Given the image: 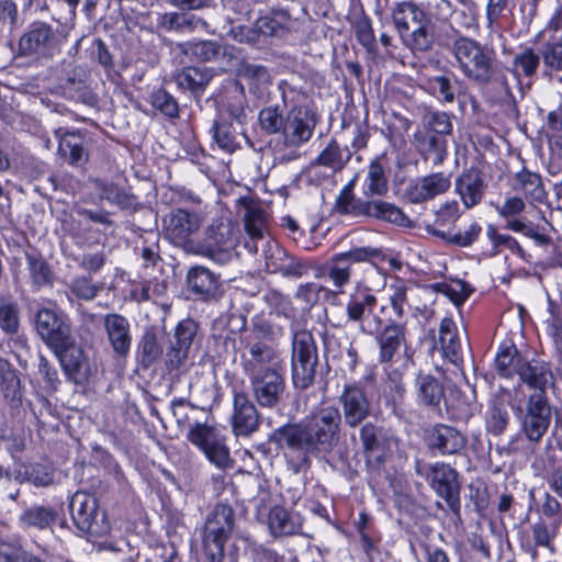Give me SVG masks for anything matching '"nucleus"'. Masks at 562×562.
Masks as SVG:
<instances>
[{
    "label": "nucleus",
    "instance_id": "29",
    "mask_svg": "<svg viewBox=\"0 0 562 562\" xmlns=\"http://www.w3.org/2000/svg\"><path fill=\"white\" fill-rule=\"evenodd\" d=\"M414 144L424 159L430 160L434 166H440L447 157V142L437 135L417 131Z\"/></svg>",
    "mask_w": 562,
    "mask_h": 562
},
{
    "label": "nucleus",
    "instance_id": "16",
    "mask_svg": "<svg viewBox=\"0 0 562 562\" xmlns=\"http://www.w3.org/2000/svg\"><path fill=\"white\" fill-rule=\"evenodd\" d=\"M416 471L424 475L430 483L432 490L442 497L448 507L456 514L460 513V484L458 482V473L446 463L420 464L417 462Z\"/></svg>",
    "mask_w": 562,
    "mask_h": 562
},
{
    "label": "nucleus",
    "instance_id": "8",
    "mask_svg": "<svg viewBox=\"0 0 562 562\" xmlns=\"http://www.w3.org/2000/svg\"><path fill=\"white\" fill-rule=\"evenodd\" d=\"M318 366V351L313 335L307 330L293 334L291 374L293 385L305 390L313 384Z\"/></svg>",
    "mask_w": 562,
    "mask_h": 562
},
{
    "label": "nucleus",
    "instance_id": "54",
    "mask_svg": "<svg viewBox=\"0 0 562 562\" xmlns=\"http://www.w3.org/2000/svg\"><path fill=\"white\" fill-rule=\"evenodd\" d=\"M151 105L168 117H177L179 106L177 100L165 89H158L150 95Z\"/></svg>",
    "mask_w": 562,
    "mask_h": 562
},
{
    "label": "nucleus",
    "instance_id": "52",
    "mask_svg": "<svg viewBox=\"0 0 562 562\" xmlns=\"http://www.w3.org/2000/svg\"><path fill=\"white\" fill-rule=\"evenodd\" d=\"M223 46L213 41H200L187 43L184 53L189 54L201 61L214 60L221 53Z\"/></svg>",
    "mask_w": 562,
    "mask_h": 562
},
{
    "label": "nucleus",
    "instance_id": "26",
    "mask_svg": "<svg viewBox=\"0 0 562 562\" xmlns=\"http://www.w3.org/2000/svg\"><path fill=\"white\" fill-rule=\"evenodd\" d=\"M519 380L532 392L529 395H547V389L554 382V375L548 363L541 360H527L520 366Z\"/></svg>",
    "mask_w": 562,
    "mask_h": 562
},
{
    "label": "nucleus",
    "instance_id": "27",
    "mask_svg": "<svg viewBox=\"0 0 562 562\" xmlns=\"http://www.w3.org/2000/svg\"><path fill=\"white\" fill-rule=\"evenodd\" d=\"M187 285L193 295L204 302L216 301L221 295L217 276L204 267L196 266L188 271Z\"/></svg>",
    "mask_w": 562,
    "mask_h": 562
},
{
    "label": "nucleus",
    "instance_id": "58",
    "mask_svg": "<svg viewBox=\"0 0 562 562\" xmlns=\"http://www.w3.org/2000/svg\"><path fill=\"white\" fill-rule=\"evenodd\" d=\"M25 480L38 487L53 484L54 474L48 467L43 464H30L24 470Z\"/></svg>",
    "mask_w": 562,
    "mask_h": 562
},
{
    "label": "nucleus",
    "instance_id": "57",
    "mask_svg": "<svg viewBox=\"0 0 562 562\" xmlns=\"http://www.w3.org/2000/svg\"><path fill=\"white\" fill-rule=\"evenodd\" d=\"M198 330L199 325L192 318L182 319L175 329V342L190 350Z\"/></svg>",
    "mask_w": 562,
    "mask_h": 562
},
{
    "label": "nucleus",
    "instance_id": "64",
    "mask_svg": "<svg viewBox=\"0 0 562 562\" xmlns=\"http://www.w3.org/2000/svg\"><path fill=\"white\" fill-rule=\"evenodd\" d=\"M541 514L551 520L553 529L562 522V504L550 493H544L540 507Z\"/></svg>",
    "mask_w": 562,
    "mask_h": 562
},
{
    "label": "nucleus",
    "instance_id": "3",
    "mask_svg": "<svg viewBox=\"0 0 562 562\" xmlns=\"http://www.w3.org/2000/svg\"><path fill=\"white\" fill-rule=\"evenodd\" d=\"M392 16L405 47L414 54L432 49L435 24L424 10L412 2H402L393 9Z\"/></svg>",
    "mask_w": 562,
    "mask_h": 562
},
{
    "label": "nucleus",
    "instance_id": "31",
    "mask_svg": "<svg viewBox=\"0 0 562 562\" xmlns=\"http://www.w3.org/2000/svg\"><path fill=\"white\" fill-rule=\"evenodd\" d=\"M348 147L341 148L336 139H330L326 147L312 161L314 167H325L334 172L341 171L351 159Z\"/></svg>",
    "mask_w": 562,
    "mask_h": 562
},
{
    "label": "nucleus",
    "instance_id": "21",
    "mask_svg": "<svg viewBox=\"0 0 562 562\" xmlns=\"http://www.w3.org/2000/svg\"><path fill=\"white\" fill-rule=\"evenodd\" d=\"M427 448L440 456L460 454L467 447L468 439L459 429L445 424H437L425 432Z\"/></svg>",
    "mask_w": 562,
    "mask_h": 562
},
{
    "label": "nucleus",
    "instance_id": "23",
    "mask_svg": "<svg viewBox=\"0 0 562 562\" xmlns=\"http://www.w3.org/2000/svg\"><path fill=\"white\" fill-rule=\"evenodd\" d=\"M487 189L485 175L475 167L464 169L456 179V192L460 196L465 209L470 210L479 205Z\"/></svg>",
    "mask_w": 562,
    "mask_h": 562
},
{
    "label": "nucleus",
    "instance_id": "60",
    "mask_svg": "<svg viewBox=\"0 0 562 562\" xmlns=\"http://www.w3.org/2000/svg\"><path fill=\"white\" fill-rule=\"evenodd\" d=\"M0 327L7 334H15L19 329V308L14 303L0 304Z\"/></svg>",
    "mask_w": 562,
    "mask_h": 562
},
{
    "label": "nucleus",
    "instance_id": "37",
    "mask_svg": "<svg viewBox=\"0 0 562 562\" xmlns=\"http://www.w3.org/2000/svg\"><path fill=\"white\" fill-rule=\"evenodd\" d=\"M540 60V53L526 46L514 56L510 71L517 80L521 77L531 79L538 71Z\"/></svg>",
    "mask_w": 562,
    "mask_h": 562
},
{
    "label": "nucleus",
    "instance_id": "19",
    "mask_svg": "<svg viewBox=\"0 0 562 562\" xmlns=\"http://www.w3.org/2000/svg\"><path fill=\"white\" fill-rule=\"evenodd\" d=\"M58 139L57 156L71 167L81 168L89 161V142L80 131L55 130Z\"/></svg>",
    "mask_w": 562,
    "mask_h": 562
},
{
    "label": "nucleus",
    "instance_id": "61",
    "mask_svg": "<svg viewBox=\"0 0 562 562\" xmlns=\"http://www.w3.org/2000/svg\"><path fill=\"white\" fill-rule=\"evenodd\" d=\"M190 350L175 341L170 342L165 353V364L168 371L179 370L189 358Z\"/></svg>",
    "mask_w": 562,
    "mask_h": 562
},
{
    "label": "nucleus",
    "instance_id": "62",
    "mask_svg": "<svg viewBox=\"0 0 562 562\" xmlns=\"http://www.w3.org/2000/svg\"><path fill=\"white\" fill-rule=\"evenodd\" d=\"M238 74L241 78L258 85H265L270 81L269 71L263 65L245 61L240 65Z\"/></svg>",
    "mask_w": 562,
    "mask_h": 562
},
{
    "label": "nucleus",
    "instance_id": "10",
    "mask_svg": "<svg viewBox=\"0 0 562 562\" xmlns=\"http://www.w3.org/2000/svg\"><path fill=\"white\" fill-rule=\"evenodd\" d=\"M239 231L228 218L215 220L210 224L202 241L196 243L194 255L206 256L217 262H226L237 245Z\"/></svg>",
    "mask_w": 562,
    "mask_h": 562
},
{
    "label": "nucleus",
    "instance_id": "59",
    "mask_svg": "<svg viewBox=\"0 0 562 562\" xmlns=\"http://www.w3.org/2000/svg\"><path fill=\"white\" fill-rule=\"evenodd\" d=\"M285 116L279 113L278 108L268 106L260 111L259 122L261 127L271 134L281 133Z\"/></svg>",
    "mask_w": 562,
    "mask_h": 562
},
{
    "label": "nucleus",
    "instance_id": "35",
    "mask_svg": "<svg viewBox=\"0 0 562 562\" xmlns=\"http://www.w3.org/2000/svg\"><path fill=\"white\" fill-rule=\"evenodd\" d=\"M361 425L359 436L366 457L368 459L375 458L380 461L386 448V438L383 428L372 423Z\"/></svg>",
    "mask_w": 562,
    "mask_h": 562
},
{
    "label": "nucleus",
    "instance_id": "53",
    "mask_svg": "<svg viewBox=\"0 0 562 562\" xmlns=\"http://www.w3.org/2000/svg\"><path fill=\"white\" fill-rule=\"evenodd\" d=\"M509 422V414L505 405L501 402H494L486 415V426L488 431L494 435L504 432Z\"/></svg>",
    "mask_w": 562,
    "mask_h": 562
},
{
    "label": "nucleus",
    "instance_id": "7",
    "mask_svg": "<svg viewBox=\"0 0 562 562\" xmlns=\"http://www.w3.org/2000/svg\"><path fill=\"white\" fill-rule=\"evenodd\" d=\"M335 210L338 214L351 217L358 223L375 218L406 226L409 222L403 211L392 203L382 200H363L356 195L336 198Z\"/></svg>",
    "mask_w": 562,
    "mask_h": 562
},
{
    "label": "nucleus",
    "instance_id": "30",
    "mask_svg": "<svg viewBox=\"0 0 562 562\" xmlns=\"http://www.w3.org/2000/svg\"><path fill=\"white\" fill-rule=\"evenodd\" d=\"M439 342L443 356L453 364L462 362L461 342L458 336V327L450 317H445L439 326Z\"/></svg>",
    "mask_w": 562,
    "mask_h": 562
},
{
    "label": "nucleus",
    "instance_id": "28",
    "mask_svg": "<svg viewBox=\"0 0 562 562\" xmlns=\"http://www.w3.org/2000/svg\"><path fill=\"white\" fill-rule=\"evenodd\" d=\"M104 328L114 353L125 358L132 344L128 321L120 314H108L104 317Z\"/></svg>",
    "mask_w": 562,
    "mask_h": 562
},
{
    "label": "nucleus",
    "instance_id": "44",
    "mask_svg": "<svg viewBox=\"0 0 562 562\" xmlns=\"http://www.w3.org/2000/svg\"><path fill=\"white\" fill-rule=\"evenodd\" d=\"M422 123L424 131L428 134L437 136L449 135L452 132V123L450 115L446 112L426 111L423 114Z\"/></svg>",
    "mask_w": 562,
    "mask_h": 562
},
{
    "label": "nucleus",
    "instance_id": "12",
    "mask_svg": "<svg viewBox=\"0 0 562 562\" xmlns=\"http://www.w3.org/2000/svg\"><path fill=\"white\" fill-rule=\"evenodd\" d=\"M72 521L79 531L101 537L110 531L104 512L99 509L97 498L83 491L76 492L69 503Z\"/></svg>",
    "mask_w": 562,
    "mask_h": 562
},
{
    "label": "nucleus",
    "instance_id": "34",
    "mask_svg": "<svg viewBox=\"0 0 562 562\" xmlns=\"http://www.w3.org/2000/svg\"><path fill=\"white\" fill-rule=\"evenodd\" d=\"M450 179L443 173H432L424 177L412 192L415 203L424 202L447 192L450 188Z\"/></svg>",
    "mask_w": 562,
    "mask_h": 562
},
{
    "label": "nucleus",
    "instance_id": "40",
    "mask_svg": "<svg viewBox=\"0 0 562 562\" xmlns=\"http://www.w3.org/2000/svg\"><path fill=\"white\" fill-rule=\"evenodd\" d=\"M268 526L272 536L285 537L297 532L300 525L292 515L281 506H274L268 515Z\"/></svg>",
    "mask_w": 562,
    "mask_h": 562
},
{
    "label": "nucleus",
    "instance_id": "43",
    "mask_svg": "<svg viewBox=\"0 0 562 562\" xmlns=\"http://www.w3.org/2000/svg\"><path fill=\"white\" fill-rule=\"evenodd\" d=\"M229 537L216 531L203 529V551L210 562H222L225 554V544Z\"/></svg>",
    "mask_w": 562,
    "mask_h": 562
},
{
    "label": "nucleus",
    "instance_id": "18",
    "mask_svg": "<svg viewBox=\"0 0 562 562\" xmlns=\"http://www.w3.org/2000/svg\"><path fill=\"white\" fill-rule=\"evenodd\" d=\"M251 394L259 406L276 407L282 400L285 382L280 370L248 374Z\"/></svg>",
    "mask_w": 562,
    "mask_h": 562
},
{
    "label": "nucleus",
    "instance_id": "32",
    "mask_svg": "<svg viewBox=\"0 0 562 562\" xmlns=\"http://www.w3.org/2000/svg\"><path fill=\"white\" fill-rule=\"evenodd\" d=\"M417 398L425 406L437 408L445 398L441 382L430 374H419L415 382Z\"/></svg>",
    "mask_w": 562,
    "mask_h": 562
},
{
    "label": "nucleus",
    "instance_id": "46",
    "mask_svg": "<svg viewBox=\"0 0 562 562\" xmlns=\"http://www.w3.org/2000/svg\"><path fill=\"white\" fill-rule=\"evenodd\" d=\"M515 179L518 183V189L524 191L527 196L538 202L544 199V189L538 173L522 169L516 173Z\"/></svg>",
    "mask_w": 562,
    "mask_h": 562
},
{
    "label": "nucleus",
    "instance_id": "63",
    "mask_svg": "<svg viewBox=\"0 0 562 562\" xmlns=\"http://www.w3.org/2000/svg\"><path fill=\"white\" fill-rule=\"evenodd\" d=\"M70 290L78 299L90 301L98 295L100 286L94 284L90 277H77L71 282Z\"/></svg>",
    "mask_w": 562,
    "mask_h": 562
},
{
    "label": "nucleus",
    "instance_id": "25",
    "mask_svg": "<svg viewBox=\"0 0 562 562\" xmlns=\"http://www.w3.org/2000/svg\"><path fill=\"white\" fill-rule=\"evenodd\" d=\"M260 425L259 413L248 396L243 393L234 395L232 427L236 436H250Z\"/></svg>",
    "mask_w": 562,
    "mask_h": 562
},
{
    "label": "nucleus",
    "instance_id": "33",
    "mask_svg": "<svg viewBox=\"0 0 562 562\" xmlns=\"http://www.w3.org/2000/svg\"><path fill=\"white\" fill-rule=\"evenodd\" d=\"M239 202L245 210V229L249 238L262 240L267 226L266 213L252 199L241 198Z\"/></svg>",
    "mask_w": 562,
    "mask_h": 562
},
{
    "label": "nucleus",
    "instance_id": "14",
    "mask_svg": "<svg viewBox=\"0 0 562 562\" xmlns=\"http://www.w3.org/2000/svg\"><path fill=\"white\" fill-rule=\"evenodd\" d=\"M188 440L205 454L206 459L221 470L232 469L234 460L225 438L207 424H194L187 435Z\"/></svg>",
    "mask_w": 562,
    "mask_h": 562
},
{
    "label": "nucleus",
    "instance_id": "55",
    "mask_svg": "<svg viewBox=\"0 0 562 562\" xmlns=\"http://www.w3.org/2000/svg\"><path fill=\"white\" fill-rule=\"evenodd\" d=\"M288 256V252L279 246L277 241L268 240L263 246V259L266 269L270 273H278L283 259Z\"/></svg>",
    "mask_w": 562,
    "mask_h": 562
},
{
    "label": "nucleus",
    "instance_id": "9",
    "mask_svg": "<svg viewBox=\"0 0 562 562\" xmlns=\"http://www.w3.org/2000/svg\"><path fill=\"white\" fill-rule=\"evenodd\" d=\"M204 218L201 213L183 207L170 210L161 220V232L172 245L193 254L196 241L193 237L201 229Z\"/></svg>",
    "mask_w": 562,
    "mask_h": 562
},
{
    "label": "nucleus",
    "instance_id": "17",
    "mask_svg": "<svg viewBox=\"0 0 562 562\" xmlns=\"http://www.w3.org/2000/svg\"><path fill=\"white\" fill-rule=\"evenodd\" d=\"M373 335L379 347L378 360L381 364L392 366L400 360L402 351L407 352L406 323L390 321Z\"/></svg>",
    "mask_w": 562,
    "mask_h": 562
},
{
    "label": "nucleus",
    "instance_id": "50",
    "mask_svg": "<svg viewBox=\"0 0 562 562\" xmlns=\"http://www.w3.org/2000/svg\"><path fill=\"white\" fill-rule=\"evenodd\" d=\"M540 56L546 69L550 71H562V42L552 38L546 42L540 49Z\"/></svg>",
    "mask_w": 562,
    "mask_h": 562
},
{
    "label": "nucleus",
    "instance_id": "47",
    "mask_svg": "<svg viewBox=\"0 0 562 562\" xmlns=\"http://www.w3.org/2000/svg\"><path fill=\"white\" fill-rule=\"evenodd\" d=\"M387 191L389 184L383 167L378 161H372L368 170L364 195L367 198L373 195L383 196Z\"/></svg>",
    "mask_w": 562,
    "mask_h": 562
},
{
    "label": "nucleus",
    "instance_id": "56",
    "mask_svg": "<svg viewBox=\"0 0 562 562\" xmlns=\"http://www.w3.org/2000/svg\"><path fill=\"white\" fill-rule=\"evenodd\" d=\"M435 289L448 296L456 305L462 304L471 294V288L463 281H454L453 283H438Z\"/></svg>",
    "mask_w": 562,
    "mask_h": 562
},
{
    "label": "nucleus",
    "instance_id": "11",
    "mask_svg": "<svg viewBox=\"0 0 562 562\" xmlns=\"http://www.w3.org/2000/svg\"><path fill=\"white\" fill-rule=\"evenodd\" d=\"M453 54L468 78L483 85L491 81L494 74L492 56L477 42L460 37L453 44Z\"/></svg>",
    "mask_w": 562,
    "mask_h": 562
},
{
    "label": "nucleus",
    "instance_id": "4",
    "mask_svg": "<svg viewBox=\"0 0 562 562\" xmlns=\"http://www.w3.org/2000/svg\"><path fill=\"white\" fill-rule=\"evenodd\" d=\"M392 16L405 47L414 54L432 49L435 24L424 10L412 2H402L393 9Z\"/></svg>",
    "mask_w": 562,
    "mask_h": 562
},
{
    "label": "nucleus",
    "instance_id": "1",
    "mask_svg": "<svg viewBox=\"0 0 562 562\" xmlns=\"http://www.w3.org/2000/svg\"><path fill=\"white\" fill-rule=\"evenodd\" d=\"M341 414L334 406H326L312 413L300 423L277 428L271 441L284 452L297 472L311 464L312 457L329 453L339 442Z\"/></svg>",
    "mask_w": 562,
    "mask_h": 562
},
{
    "label": "nucleus",
    "instance_id": "45",
    "mask_svg": "<svg viewBox=\"0 0 562 562\" xmlns=\"http://www.w3.org/2000/svg\"><path fill=\"white\" fill-rule=\"evenodd\" d=\"M139 355L140 363L144 368H149L162 356V347L160 346L154 330H147L144 333L139 342Z\"/></svg>",
    "mask_w": 562,
    "mask_h": 562
},
{
    "label": "nucleus",
    "instance_id": "36",
    "mask_svg": "<svg viewBox=\"0 0 562 562\" xmlns=\"http://www.w3.org/2000/svg\"><path fill=\"white\" fill-rule=\"evenodd\" d=\"M91 183L99 198L109 201L111 204L117 205L123 210H131L136 204V198L134 195L120 189L112 182L92 179Z\"/></svg>",
    "mask_w": 562,
    "mask_h": 562
},
{
    "label": "nucleus",
    "instance_id": "5",
    "mask_svg": "<svg viewBox=\"0 0 562 562\" xmlns=\"http://www.w3.org/2000/svg\"><path fill=\"white\" fill-rule=\"evenodd\" d=\"M317 125L316 113L307 105H294L286 115L277 142L281 161L300 157L299 149L313 136Z\"/></svg>",
    "mask_w": 562,
    "mask_h": 562
},
{
    "label": "nucleus",
    "instance_id": "41",
    "mask_svg": "<svg viewBox=\"0 0 562 562\" xmlns=\"http://www.w3.org/2000/svg\"><path fill=\"white\" fill-rule=\"evenodd\" d=\"M211 79L212 74L207 69L187 67L177 76V83L193 93H202Z\"/></svg>",
    "mask_w": 562,
    "mask_h": 562
},
{
    "label": "nucleus",
    "instance_id": "42",
    "mask_svg": "<svg viewBox=\"0 0 562 562\" xmlns=\"http://www.w3.org/2000/svg\"><path fill=\"white\" fill-rule=\"evenodd\" d=\"M56 517L57 513L52 507L35 505L23 510L20 521L26 527L46 529L54 524Z\"/></svg>",
    "mask_w": 562,
    "mask_h": 562
},
{
    "label": "nucleus",
    "instance_id": "22",
    "mask_svg": "<svg viewBox=\"0 0 562 562\" xmlns=\"http://www.w3.org/2000/svg\"><path fill=\"white\" fill-rule=\"evenodd\" d=\"M246 349L248 357H244V370L246 374L268 372V370H280L279 353L269 344L254 337H246Z\"/></svg>",
    "mask_w": 562,
    "mask_h": 562
},
{
    "label": "nucleus",
    "instance_id": "13",
    "mask_svg": "<svg viewBox=\"0 0 562 562\" xmlns=\"http://www.w3.org/2000/svg\"><path fill=\"white\" fill-rule=\"evenodd\" d=\"M294 21L288 11H276L273 15L259 18L254 25H240L232 30L236 41L247 44H259L268 37H283L293 31Z\"/></svg>",
    "mask_w": 562,
    "mask_h": 562
},
{
    "label": "nucleus",
    "instance_id": "20",
    "mask_svg": "<svg viewBox=\"0 0 562 562\" xmlns=\"http://www.w3.org/2000/svg\"><path fill=\"white\" fill-rule=\"evenodd\" d=\"M346 426L356 428L371 414V402L363 387L346 384L338 397Z\"/></svg>",
    "mask_w": 562,
    "mask_h": 562
},
{
    "label": "nucleus",
    "instance_id": "51",
    "mask_svg": "<svg viewBox=\"0 0 562 562\" xmlns=\"http://www.w3.org/2000/svg\"><path fill=\"white\" fill-rule=\"evenodd\" d=\"M214 139L217 145L227 153H233L239 147L237 132L232 123H218L213 125Z\"/></svg>",
    "mask_w": 562,
    "mask_h": 562
},
{
    "label": "nucleus",
    "instance_id": "2",
    "mask_svg": "<svg viewBox=\"0 0 562 562\" xmlns=\"http://www.w3.org/2000/svg\"><path fill=\"white\" fill-rule=\"evenodd\" d=\"M34 327L57 358L66 378L75 384L86 383L91 374L90 366L83 349L77 344L68 315L41 307L34 315Z\"/></svg>",
    "mask_w": 562,
    "mask_h": 562
},
{
    "label": "nucleus",
    "instance_id": "48",
    "mask_svg": "<svg viewBox=\"0 0 562 562\" xmlns=\"http://www.w3.org/2000/svg\"><path fill=\"white\" fill-rule=\"evenodd\" d=\"M325 276L335 286V293L341 294L345 292V286L350 282L351 269L339 258L333 256L326 268Z\"/></svg>",
    "mask_w": 562,
    "mask_h": 562
},
{
    "label": "nucleus",
    "instance_id": "38",
    "mask_svg": "<svg viewBox=\"0 0 562 562\" xmlns=\"http://www.w3.org/2000/svg\"><path fill=\"white\" fill-rule=\"evenodd\" d=\"M524 358L515 345H503L495 358L497 372L504 378L518 375L520 366L525 363Z\"/></svg>",
    "mask_w": 562,
    "mask_h": 562
},
{
    "label": "nucleus",
    "instance_id": "6",
    "mask_svg": "<svg viewBox=\"0 0 562 562\" xmlns=\"http://www.w3.org/2000/svg\"><path fill=\"white\" fill-rule=\"evenodd\" d=\"M514 412L519 419L521 432L527 440L533 445H539L552 420V406L549 403L548 395H522L521 386L514 390Z\"/></svg>",
    "mask_w": 562,
    "mask_h": 562
},
{
    "label": "nucleus",
    "instance_id": "15",
    "mask_svg": "<svg viewBox=\"0 0 562 562\" xmlns=\"http://www.w3.org/2000/svg\"><path fill=\"white\" fill-rule=\"evenodd\" d=\"M378 299L368 286H358L348 296L346 315L356 323L361 333L373 335L382 325V318L375 313Z\"/></svg>",
    "mask_w": 562,
    "mask_h": 562
},
{
    "label": "nucleus",
    "instance_id": "49",
    "mask_svg": "<svg viewBox=\"0 0 562 562\" xmlns=\"http://www.w3.org/2000/svg\"><path fill=\"white\" fill-rule=\"evenodd\" d=\"M30 276L37 288L52 283V271L48 263L41 256L26 254Z\"/></svg>",
    "mask_w": 562,
    "mask_h": 562
},
{
    "label": "nucleus",
    "instance_id": "24",
    "mask_svg": "<svg viewBox=\"0 0 562 562\" xmlns=\"http://www.w3.org/2000/svg\"><path fill=\"white\" fill-rule=\"evenodd\" d=\"M55 40L54 30L49 24L34 22L20 38L19 48L25 56H45L53 48Z\"/></svg>",
    "mask_w": 562,
    "mask_h": 562
},
{
    "label": "nucleus",
    "instance_id": "39",
    "mask_svg": "<svg viewBox=\"0 0 562 562\" xmlns=\"http://www.w3.org/2000/svg\"><path fill=\"white\" fill-rule=\"evenodd\" d=\"M235 526L234 509L226 504H217L207 515L204 528L231 537Z\"/></svg>",
    "mask_w": 562,
    "mask_h": 562
}]
</instances>
